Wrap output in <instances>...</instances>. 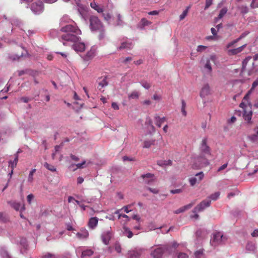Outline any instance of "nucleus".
Masks as SVG:
<instances>
[{
    "label": "nucleus",
    "instance_id": "1",
    "mask_svg": "<svg viewBox=\"0 0 258 258\" xmlns=\"http://www.w3.org/2000/svg\"><path fill=\"white\" fill-rule=\"evenodd\" d=\"M60 31V41L64 45H70L81 41V31L76 26L67 25L61 27Z\"/></svg>",
    "mask_w": 258,
    "mask_h": 258
},
{
    "label": "nucleus",
    "instance_id": "2",
    "mask_svg": "<svg viewBox=\"0 0 258 258\" xmlns=\"http://www.w3.org/2000/svg\"><path fill=\"white\" fill-rule=\"evenodd\" d=\"M200 154L195 159L193 165L194 168H201L209 165V162L208 157L211 155V148L208 145V139L205 138L202 139L200 143Z\"/></svg>",
    "mask_w": 258,
    "mask_h": 258
},
{
    "label": "nucleus",
    "instance_id": "3",
    "mask_svg": "<svg viewBox=\"0 0 258 258\" xmlns=\"http://www.w3.org/2000/svg\"><path fill=\"white\" fill-rule=\"evenodd\" d=\"M251 104L249 101H244L243 100L242 102L240 104L239 107L243 109V117L245 121H247L248 124L251 123V119L252 115V111L251 110Z\"/></svg>",
    "mask_w": 258,
    "mask_h": 258
},
{
    "label": "nucleus",
    "instance_id": "4",
    "mask_svg": "<svg viewBox=\"0 0 258 258\" xmlns=\"http://www.w3.org/2000/svg\"><path fill=\"white\" fill-rule=\"evenodd\" d=\"M177 246V243H174L172 247L168 245L159 246L154 250V251L151 253V255L154 258H160L163 253L167 251L169 253H170L171 249L173 247L175 248Z\"/></svg>",
    "mask_w": 258,
    "mask_h": 258
},
{
    "label": "nucleus",
    "instance_id": "5",
    "mask_svg": "<svg viewBox=\"0 0 258 258\" xmlns=\"http://www.w3.org/2000/svg\"><path fill=\"white\" fill-rule=\"evenodd\" d=\"M90 25L92 30L102 31L103 25L98 17L92 16L90 18Z\"/></svg>",
    "mask_w": 258,
    "mask_h": 258
},
{
    "label": "nucleus",
    "instance_id": "6",
    "mask_svg": "<svg viewBox=\"0 0 258 258\" xmlns=\"http://www.w3.org/2000/svg\"><path fill=\"white\" fill-rule=\"evenodd\" d=\"M141 178L143 179V182L148 185L153 184L156 180L154 174L150 173L142 174Z\"/></svg>",
    "mask_w": 258,
    "mask_h": 258
},
{
    "label": "nucleus",
    "instance_id": "7",
    "mask_svg": "<svg viewBox=\"0 0 258 258\" xmlns=\"http://www.w3.org/2000/svg\"><path fill=\"white\" fill-rule=\"evenodd\" d=\"M113 236V232L111 230V228L105 230L101 234V238L102 241L105 245H108L109 243V241Z\"/></svg>",
    "mask_w": 258,
    "mask_h": 258
},
{
    "label": "nucleus",
    "instance_id": "8",
    "mask_svg": "<svg viewBox=\"0 0 258 258\" xmlns=\"http://www.w3.org/2000/svg\"><path fill=\"white\" fill-rule=\"evenodd\" d=\"M211 200L206 199L198 205L193 210V213L200 212L204 211L206 208L210 206Z\"/></svg>",
    "mask_w": 258,
    "mask_h": 258
},
{
    "label": "nucleus",
    "instance_id": "9",
    "mask_svg": "<svg viewBox=\"0 0 258 258\" xmlns=\"http://www.w3.org/2000/svg\"><path fill=\"white\" fill-rule=\"evenodd\" d=\"M204 174L203 172L197 173L194 177H191L189 179V182L191 186H194L197 183H199L203 179Z\"/></svg>",
    "mask_w": 258,
    "mask_h": 258
},
{
    "label": "nucleus",
    "instance_id": "10",
    "mask_svg": "<svg viewBox=\"0 0 258 258\" xmlns=\"http://www.w3.org/2000/svg\"><path fill=\"white\" fill-rule=\"evenodd\" d=\"M31 10L35 14H39L43 10V5L42 2L38 1L31 5Z\"/></svg>",
    "mask_w": 258,
    "mask_h": 258
},
{
    "label": "nucleus",
    "instance_id": "11",
    "mask_svg": "<svg viewBox=\"0 0 258 258\" xmlns=\"http://www.w3.org/2000/svg\"><path fill=\"white\" fill-rule=\"evenodd\" d=\"M211 94V89L208 84H206L202 87L200 96L201 98H203Z\"/></svg>",
    "mask_w": 258,
    "mask_h": 258
},
{
    "label": "nucleus",
    "instance_id": "12",
    "mask_svg": "<svg viewBox=\"0 0 258 258\" xmlns=\"http://www.w3.org/2000/svg\"><path fill=\"white\" fill-rule=\"evenodd\" d=\"M223 236L220 232H216L213 234L211 242L212 245H216L223 240Z\"/></svg>",
    "mask_w": 258,
    "mask_h": 258
},
{
    "label": "nucleus",
    "instance_id": "13",
    "mask_svg": "<svg viewBox=\"0 0 258 258\" xmlns=\"http://www.w3.org/2000/svg\"><path fill=\"white\" fill-rule=\"evenodd\" d=\"M96 49L95 48L92 47L89 51L83 56V60L86 61L92 59L95 56Z\"/></svg>",
    "mask_w": 258,
    "mask_h": 258
},
{
    "label": "nucleus",
    "instance_id": "14",
    "mask_svg": "<svg viewBox=\"0 0 258 258\" xmlns=\"http://www.w3.org/2000/svg\"><path fill=\"white\" fill-rule=\"evenodd\" d=\"M246 46L247 44H244L238 48L235 49H228L227 51L228 54L229 55H233L237 54L241 52L243 50V49L246 47Z\"/></svg>",
    "mask_w": 258,
    "mask_h": 258
},
{
    "label": "nucleus",
    "instance_id": "15",
    "mask_svg": "<svg viewBox=\"0 0 258 258\" xmlns=\"http://www.w3.org/2000/svg\"><path fill=\"white\" fill-rule=\"evenodd\" d=\"M70 45H72L73 49L76 51L82 52L85 49V46L84 43L80 42L73 43Z\"/></svg>",
    "mask_w": 258,
    "mask_h": 258
},
{
    "label": "nucleus",
    "instance_id": "16",
    "mask_svg": "<svg viewBox=\"0 0 258 258\" xmlns=\"http://www.w3.org/2000/svg\"><path fill=\"white\" fill-rule=\"evenodd\" d=\"M98 218L96 217H91L88 222V226L90 229H94L97 226Z\"/></svg>",
    "mask_w": 258,
    "mask_h": 258
},
{
    "label": "nucleus",
    "instance_id": "17",
    "mask_svg": "<svg viewBox=\"0 0 258 258\" xmlns=\"http://www.w3.org/2000/svg\"><path fill=\"white\" fill-rule=\"evenodd\" d=\"M133 47V44L131 42L128 41H125L122 42L120 45L117 48L118 50H121L122 49H131Z\"/></svg>",
    "mask_w": 258,
    "mask_h": 258
},
{
    "label": "nucleus",
    "instance_id": "18",
    "mask_svg": "<svg viewBox=\"0 0 258 258\" xmlns=\"http://www.w3.org/2000/svg\"><path fill=\"white\" fill-rule=\"evenodd\" d=\"M154 118L155 123L159 127H160L162 125V124L166 121V118L165 117H161L157 114L155 115Z\"/></svg>",
    "mask_w": 258,
    "mask_h": 258
},
{
    "label": "nucleus",
    "instance_id": "19",
    "mask_svg": "<svg viewBox=\"0 0 258 258\" xmlns=\"http://www.w3.org/2000/svg\"><path fill=\"white\" fill-rule=\"evenodd\" d=\"M77 237L80 239H85L88 237L89 232L85 228H82L81 229L80 232H78L76 234Z\"/></svg>",
    "mask_w": 258,
    "mask_h": 258
},
{
    "label": "nucleus",
    "instance_id": "20",
    "mask_svg": "<svg viewBox=\"0 0 258 258\" xmlns=\"http://www.w3.org/2000/svg\"><path fill=\"white\" fill-rule=\"evenodd\" d=\"M257 86H258V79L256 80L255 81L253 82L251 88L250 89V90L248 91V92L245 95V96L243 98V100L248 101V100H249V95L251 93L252 90L254 89V88L256 87Z\"/></svg>",
    "mask_w": 258,
    "mask_h": 258
},
{
    "label": "nucleus",
    "instance_id": "21",
    "mask_svg": "<svg viewBox=\"0 0 258 258\" xmlns=\"http://www.w3.org/2000/svg\"><path fill=\"white\" fill-rule=\"evenodd\" d=\"M194 204H195V203H191L189 204L188 205H187L182 207H181L179 209L175 211L174 213L177 214H179L180 213L183 212L185 210L191 208Z\"/></svg>",
    "mask_w": 258,
    "mask_h": 258
},
{
    "label": "nucleus",
    "instance_id": "22",
    "mask_svg": "<svg viewBox=\"0 0 258 258\" xmlns=\"http://www.w3.org/2000/svg\"><path fill=\"white\" fill-rule=\"evenodd\" d=\"M172 164V161L171 160H160L157 161V164L161 167L164 166H170Z\"/></svg>",
    "mask_w": 258,
    "mask_h": 258
},
{
    "label": "nucleus",
    "instance_id": "23",
    "mask_svg": "<svg viewBox=\"0 0 258 258\" xmlns=\"http://www.w3.org/2000/svg\"><path fill=\"white\" fill-rule=\"evenodd\" d=\"M245 248L247 251H254L255 250V244L252 242H248L246 245Z\"/></svg>",
    "mask_w": 258,
    "mask_h": 258
},
{
    "label": "nucleus",
    "instance_id": "24",
    "mask_svg": "<svg viewBox=\"0 0 258 258\" xmlns=\"http://www.w3.org/2000/svg\"><path fill=\"white\" fill-rule=\"evenodd\" d=\"M108 85L106 77H104L98 84V89L101 90L103 87Z\"/></svg>",
    "mask_w": 258,
    "mask_h": 258
},
{
    "label": "nucleus",
    "instance_id": "25",
    "mask_svg": "<svg viewBox=\"0 0 258 258\" xmlns=\"http://www.w3.org/2000/svg\"><path fill=\"white\" fill-rule=\"evenodd\" d=\"M140 255V253L135 250L130 251L128 253V258H139Z\"/></svg>",
    "mask_w": 258,
    "mask_h": 258
},
{
    "label": "nucleus",
    "instance_id": "26",
    "mask_svg": "<svg viewBox=\"0 0 258 258\" xmlns=\"http://www.w3.org/2000/svg\"><path fill=\"white\" fill-rule=\"evenodd\" d=\"M254 131L256 134L249 137V139L252 142H255L258 140V126L255 128Z\"/></svg>",
    "mask_w": 258,
    "mask_h": 258
},
{
    "label": "nucleus",
    "instance_id": "27",
    "mask_svg": "<svg viewBox=\"0 0 258 258\" xmlns=\"http://www.w3.org/2000/svg\"><path fill=\"white\" fill-rule=\"evenodd\" d=\"M195 256L196 258H205L204 254V249H200L195 251Z\"/></svg>",
    "mask_w": 258,
    "mask_h": 258
},
{
    "label": "nucleus",
    "instance_id": "28",
    "mask_svg": "<svg viewBox=\"0 0 258 258\" xmlns=\"http://www.w3.org/2000/svg\"><path fill=\"white\" fill-rule=\"evenodd\" d=\"M18 161V156L16 155L14 161H9V166L11 167L12 169H13L15 167H16L17 163Z\"/></svg>",
    "mask_w": 258,
    "mask_h": 258
},
{
    "label": "nucleus",
    "instance_id": "29",
    "mask_svg": "<svg viewBox=\"0 0 258 258\" xmlns=\"http://www.w3.org/2000/svg\"><path fill=\"white\" fill-rule=\"evenodd\" d=\"M90 5H91V8L95 9L98 13H102L103 12L102 9L95 3H91Z\"/></svg>",
    "mask_w": 258,
    "mask_h": 258
},
{
    "label": "nucleus",
    "instance_id": "30",
    "mask_svg": "<svg viewBox=\"0 0 258 258\" xmlns=\"http://www.w3.org/2000/svg\"><path fill=\"white\" fill-rule=\"evenodd\" d=\"M124 234L128 238H132L133 236V232L126 227H124Z\"/></svg>",
    "mask_w": 258,
    "mask_h": 258
},
{
    "label": "nucleus",
    "instance_id": "31",
    "mask_svg": "<svg viewBox=\"0 0 258 258\" xmlns=\"http://www.w3.org/2000/svg\"><path fill=\"white\" fill-rule=\"evenodd\" d=\"M155 142V140H150V141H145L144 142V148H150L152 145H154Z\"/></svg>",
    "mask_w": 258,
    "mask_h": 258
},
{
    "label": "nucleus",
    "instance_id": "32",
    "mask_svg": "<svg viewBox=\"0 0 258 258\" xmlns=\"http://www.w3.org/2000/svg\"><path fill=\"white\" fill-rule=\"evenodd\" d=\"M227 9L226 8H222L218 15V17L217 18V19H221L227 13Z\"/></svg>",
    "mask_w": 258,
    "mask_h": 258
},
{
    "label": "nucleus",
    "instance_id": "33",
    "mask_svg": "<svg viewBox=\"0 0 258 258\" xmlns=\"http://www.w3.org/2000/svg\"><path fill=\"white\" fill-rule=\"evenodd\" d=\"M139 93L137 91H133L128 95L129 99H138L139 97Z\"/></svg>",
    "mask_w": 258,
    "mask_h": 258
},
{
    "label": "nucleus",
    "instance_id": "34",
    "mask_svg": "<svg viewBox=\"0 0 258 258\" xmlns=\"http://www.w3.org/2000/svg\"><path fill=\"white\" fill-rule=\"evenodd\" d=\"M93 251L91 249H87L84 250L82 253V257L86 256H91L93 254Z\"/></svg>",
    "mask_w": 258,
    "mask_h": 258
},
{
    "label": "nucleus",
    "instance_id": "35",
    "mask_svg": "<svg viewBox=\"0 0 258 258\" xmlns=\"http://www.w3.org/2000/svg\"><path fill=\"white\" fill-rule=\"evenodd\" d=\"M220 192H216L212 195H211L208 199H211L213 201H216L217 200L219 196H220Z\"/></svg>",
    "mask_w": 258,
    "mask_h": 258
},
{
    "label": "nucleus",
    "instance_id": "36",
    "mask_svg": "<svg viewBox=\"0 0 258 258\" xmlns=\"http://www.w3.org/2000/svg\"><path fill=\"white\" fill-rule=\"evenodd\" d=\"M11 206L16 211H19L21 208V204L19 203L12 202L11 203Z\"/></svg>",
    "mask_w": 258,
    "mask_h": 258
},
{
    "label": "nucleus",
    "instance_id": "37",
    "mask_svg": "<svg viewBox=\"0 0 258 258\" xmlns=\"http://www.w3.org/2000/svg\"><path fill=\"white\" fill-rule=\"evenodd\" d=\"M44 166L45 168H46L47 169H48L49 170H50L51 171L53 172V171H56V168L54 167V166H53L52 165H50L47 163H45L44 164Z\"/></svg>",
    "mask_w": 258,
    "mask_h": 258
},
{
    "label": "nucleus",
    "instance_id": "38",
    "mask_svg": "<svg viewBox=\"0 0 258 258\" xmlns=\"http://www.w3.org/2000/svg\"><path fill=\"white\" fill-rule=\"evenodd\" d=\"M141 23L143 27H145L146 26L149 25L151 24V22L146 18H142L141 20Z\"/></svg>",
    "mask_w": 258,
    "mask_h": 258
},
{
    "label": "nucleus",
    "instance_id": "39",
    "mask_svg": "<svg viewBox=\"0 0 258 258\" xmlns=\"http://www.w3.org/2000/svg\"><path fill=\"white\" fill-rule=\"evenodd\" d=\"M140 83L146 89H149L151 86V84L146 81H142Z\"/></svg>",
    "mask_w": 258,
    "mask_h": 258
},
{
    "label": "nucleus",
    "instance_id": "40",
    "mask_svg": "<svg viewBox=\"0 0 258 258\" xmlns=\"http://www.w3.org/2000/svg\"><path fill=\"white\" fill-rule=\"evenodd\" d=\"M239 9L240 10V12L242 14H245L248 12V8L245 6H242L239 7Z\"/></svg>",
    "mask_w": 258,
    "mask_h": 258
},
{
    "label": "nucleus",
    "instance_id": "41",
    "mask_svg": "<svg viewBox=\"0 0 258 258\" xmlns=\"http://www.w3.org/2000/svg\"><path fill=\"white\" fill-rule=\"evenodd\" d=\"M35 171H36L35 169H33L30 171V172L29 174V176H28V181L29 182H32L33 181V176L34 173L35 172Z\"/></svg>",
    "mask_w": 258,
    "mask_h": 258
},
{
    "label": "nucleus",
    "instance_id": "42",
    "mask_svg": "<svg viewBox=\"0 0 258 258\" xmlns=\"http://www.w3.org/2000/svg\"><path fill=\"white\" fill-rule=\"evenodd\" d=\"M42 258H58V257L54 254L50 253H47L44 254L42 256Z\"/></svg>",
    "mask_w": 258,
    "mask_h": 258
},
{
    "label": "nucleus",
    "instance_id": "43",
    "mask_svg": "<svg viewBox=\"0 0 258 258\" xmlns=\"http://www.w3.org/2000/svg\"><path fill=\"white\" fill-rule=\"evenodd\" d=\"M8 220L6 215L2 212H0V222H6Z\"/></svg>",
    "mask_w": 258,
    "mask_h": 258
},
{
    "label": "nucleus",
    "instance_id": "44",
    "mask_svg": "<svg viewBox=\"0 0 258 258\" xmlns=\"http://www.w3.org/2000/svg\"><path fill=\"white\" fill-rule=\"evenodd\" d=\"M188 7L187 8V9L186 10L183 11L182 13L180 15V16H179L180 20H182L185 18V17L186 16V15L188 13Z\"/></svg>",
    "mask_w": 258,
    "mask_h": 258
},
{
    "label": "nucleus",
    "instance_id": "45",
    "mask_svg": "<svg viewBox=\"0 0 258 258\" xmlns=\"http://www.w3.org/2000/svg\"><path fill=\"white\" fill-rule=\"evenodd\" d=\"M250 7L252 9L258 8V0H252L250 4Z\"/></svg>",
    "mask_w": 258,
    "mask_h": 258
},
{
    "label": "nucleus",
    "instance_id": "46",
    "mask_svg": "<svg viewBox=\"0 0 258 258\" xmlns=\"http://www.w3.org/2000/svg\"><path fill=\"white\" fill-rule=\"evenodd\" d=\"M85 164H86V161H84L81 163H78V164H76L75 166L77 167V168L74 169V170H75L76 169H78V168H84V165H85ZM75 166V165L73 164V165H71V166Z\"/></svg>",
    "mask_w": 258,
    "mask_h": 258
},
{
    "label": "nucleus",
    "instance_id": "47",
    "mask_svg": "<svg viewBox=\"0 0 258 258\" xmlns=\"http://www.w3.org/2000/svg\"><path fill=\"white\" fill-rule=\"evenodd\" d=\"M238 41H237V39H235L233 41H232L231 42L228 43L226 46V48L227 49H228L230 47L233 46V45H234L236 43H237Z\"/></svg>",
    "mask_w": 258,
    "mask_h": 258
},
{
    "label": "nucleus",
    "instance_id": "48",
    "mask_svg": "<svg viewBox=\"0 0 258 258\" xmlns=\"http://www.w3.org/2000/svg\"><path fill=\"white\" fill-rule=\"evenodd\" d=\"M114 249L118 253H120L121 251V248L119 243H115L114 245Z\"/></svg>",
    "mask_w": 258,
    "mask_h": 258
},
{
    "label": "nucleus",
    "instance_id": "49",
    "mask_svg": "<svg viewBox=\"0 0 258 258\" xmlns=\"http://www.w3.org/2000/svg\"><path fill=\"white\" fill-rule=\"evenodd\" d=\"M212 1L213 0H206L205 10H206L210 7V6L212 4Z\"/></svg>",
    "mask_w": 258,
    "mask_h": 258
},
{
    "label": "nucleus",
    "instance_id": "50",
    "mask_svg": "<svg viewBox=\"0 0 258 258\" xmlns=\"http://www.w3.org/2000/svg\"><path fill=\"white\" fill-rule=\"evenodd\" d=\"M188 255L185 253L183 252H180L178 253L177 255V258H188Z\"/></svg>",
    "mask_w": 258,
    "mask_h": 258
},
{
    "label": "nucleus",
    "instance_id": "51",
    "mask_svg": "<svg viewBox=\"0 0 258 258\" xmlns=\"http://www.w3.org/2000/svg\"><path fill=\"white\" fill-rule=\"evenodd\" d=\"M248 34V33L247 32H244L243 33H242L239 37H238L237 38H236L237 39V41H238V42L241 40L242 39H243V38H244Z\"/></svg>",
    "mask_w": 258,
    "mask_h": 258
},
{
    "label": "nucleus",
    "instance_id": "52",
    "mask_svg": "<svg viewBox=\"0 0 258 258\" xmlns=\"http://www.w3.org/2000/svg\"><path fill=\"white\" fill-rule=\"evenodd\" d=\"M147 189L150 191H151V192L153 193V194H157L158 193H159V190L157 188H151V187H148Z\"/></svg>",
    "mask_w": 258,
    "mask_h": 258
},
{
    "label": "nucleus",
    "instance_id": "53",
    "mask_svg": "<svg viewBox=\"0 0 258 258\" xmlns=\"http://www.w3.org/2000/svg\"><path fill=\"white\" fill-rule=\"evenodd\" d=\"M207 47L204 45H199L197 50L199 52L203 51L206 49Z\"/></svg>",
    "mask_w": 258,
    "mask_h": 258
},
{
    "label": "nucleus",
    "instance_id": "54",
    "mask_svg": "<svg viewBox=\"0 0 258 258\" xmlns=\"http://www.w3.org/2000/svg\"><path fill=\"white\" fill-rule=\"evenodd\" d=\"M205 68L209 70L210 72L212 71V67L209 60L207 61V62L205 66Z\"/></svg>",
    "mask_w": 258,
    "mask_h": 258
},
{
    "label": "nucleus",
    "instance_id": "55",
    "mask_svg": "<svg viewBox=\"0 0 258 258\" xmlns=\"http://www.w3.org/2000/svg\"><path fill=\"white\" fill-rule=\"evenodd\" d=\"M146 125H147V126H151V124H153V122H152V119L150 118V117H148L146 119Z\"/></svg>",
    "mask_w": 258,
    "mask_h": 258
},
{
    "label": "nucleus",
    "instance_id": "56",
    "mask_svg": "<svg viewBox=\"0 0 258 258\" xmlns=\"http://www.w3.org/2000/svg\"><path fill=\"white\" fill-rule=\"evenodd\" d=\"M34 198V196L32 194L29 195L27 197V200L29 204H31L32 200Z\"/></svg>",
    "mask_w": 258,
    "mask_h": 258
},
{
    "label": "nucleus",
    "instance_id": "57",
    "mask_svg": "<svg viewBox=\"0 0 258 258\" xmlns=\"http://www.w3.org/2000/svg\"><path fill=\"white\" fill-rule=\"evenodd\" d=\"M23 55V53H21L20 54H17L16 55V57H12V56H10V58L13 59V60H15L16 59H18L20 57L22 56Z\"/></svg>",
    "mask_w": 258,
    "mask_h": 258
},
{
    "label": "nucleus",
    "instance_id": "58",
    "mask_svg": "<svg viewBox=\"0 0 258 258\" xmlns=\"http://www.w3.org/2000/svg\"><path fill=\"white\" fill-rule=\"evenodd\" d=\"M102 16L104 17V19L108 21V20H109L111 18V16L108 13H103L102 14Z\"/></svg>",
    "mask_w": 258,
    "mask_h": 258
},
{
    "label": "nucleus",
    "instance_id": "59",
    "mask_svg": "<svg viewBox=\"0 0 258 258\" xmlns=\"http://www.w3.org/2000/svg\"><path fill=\"white\" fill-rule=\"evenodd\" d=\"M251 58V57L250 56H248L246 58H245L242 61L243 66H246L248 61L250 60Z\"/></svg>",
    "mask_w": 258,
    "mask_h": 258
},
{
    "label": "nucleus",
    "instance_id": "60",
    "mask_svg": "<svg viewBox=\"0 0 258 258\" xmlns=\"http://www.w3.org/2000/svg\"><path fill=\"white\" fill-rule=\"evenodd\" d=\"M131 207V205H127L126 206H124L122 208V209H124V211L125 213H128L131 211V210L128 209L129 208H130Z\"/></svg>",
    "mask_w": 258,
    "mask_h": 258
},
{
    "label": "nucleus",
    "instance_id": "61",
    "mask_svg": "<svg viewBox=\"0 0 258 258\" xmlns=\"http://www.w3.org/2000/svg\"><path fill=\"white\" fill-rule=\"evenodd\" d=\"M227 165H228V163H225V164H223V165H222L221 167H220L218 168L217 171L220 172V171H222V170H224L227 167Z\"/></svg>",
    "mask_w": 258,
    "mask_h": 258
},
{
    "label": "nucleus",
    "instance_id": "62",
    "mask_svg": "<svg viewBox=\"0 0 258 258\" xmlns=\"http://www.w3.org/2000/svg\"><path fill=\"white\" fill-rule=\"evenodd\" d=\"M111 107L115 110H118L119 109V106L117 105V104L115 102H112L111 104Z\"/></svg>",
    "mask_w": 258,
    "mask_h": 258
},
{
    "label": "nucleus",
    "instance_id": "63",
    "mask_svg": "<svg viewBox=\"0 0 258 258\" xmlns=\"http://www.w3.org/2000/svg\"><path fill=\"white\" fill-rule=\"evenodd\" d=\"M170 192H171V193H172L173 194H179L181 192V190L180 189H176L171 190L170 191Z\"/></svg>",
    "mask_w": 258,
    "mask_h": 258
},
{
    "label": "nucleus",
    "instance_id": "64",
    "mask_svg": "<svg viewBox=\"0 0 258 258\" xmlns=\"http://www.w3.org/2000/svg\"><path fill=\"white\" fill-rule=\"evenodd\" d=\"M252 237H258V229H255L251 233Z\"/></svg>",
    "mask_w": 258,
    "mask_h": 258
}]
</instances>
